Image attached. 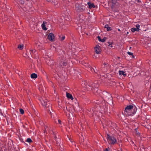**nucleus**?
Instances as JSON below:
<instances>
[{
	"instance_id": "nucleus-1",
	"label": "nucleus",
	"mask_w": 151,
	"mask_h": 151,
	"mask_svg": "<svg viewBox=\"0 0 151 151\" xmlns=\"http://www.w3.org/2000/svg\"><path fill=\"white\" fill-rule=\"evenodd\" d=\"M136 109L133 108L132 105H129L126 107L124 111V114L127 116H132L135 114Z\"/></svg>"
},
{
	"instance_id": "nucleus-2",
	"label": "nucleus",
	"mask_w": 151,
	"mask_h": 151,
	"mask_svg": "<svg viewBox=\"0 0 151 151\" xmlns=\"http://www.w3.org/2000/svg\"><path fill=\"white\" fill-rule=\"evenodd\" d=\"M108 143L110 145H114L116 143L117 140L114 137L110 136L107 134L106 137Z\"/></svg>"
},
{
	"instance_id": "nucleus-3",
	"label": "nucleus",
	"mask_w": 151,
	"mask_h": 151,
	"mask_svg": "<svg viewBox=\"0 0 151 151\" xmlns=\"http://www.w3.org/2000/svg\"><path fill=\"white\" fill-rule=\"evenodd\" d=\"M97 85L96 84V83H93L92 84L91 86V90L93 91L94 90V92H96L100 94V93H101V91L100 90H98L97 88Z\"/></svg>"
},
{
	"instance_id": "nucleus-4",
	"label": "nucleus",
	"mask_w": 151,
	"mask_h": 151,
	"mask_svg": "<svg viewBox=\"0 0 151 151\" xmlns=\"http://www.w3.org/2000/svg\"><path fill=\"white\" fill-rule=\"evenodd\" d=\"M44 58L46 59L47 58H48L46 60V61L47 64L51 66L53 64V61L50 58L48 57V55L45 56L44 57Z\"/></svg>"
},
{
	"instance_id": "nucleus-5",
	"label": "nucleus",
	"mask_w": 151,
	"mask_h": 151,
	"mask_svg": "<svg viewBox=\"0 0 151 151\" xmlns=\"http://www.w3.org/2000/svg\"><path fill=\"white\" fill-rule=\"evenodd\" d=\"M39 100L42 105L44 106H45L47 104V100L44 97H42L39 99Z\"/></svg>"
},
{
	"instance_id": "nucleus-6",
	"label": "nucleus",
	"mask_w": 151,
	"mask_h": 151,
	"mask_svg": "<svg viewBox=\"0 0 151 151\" xmlns=\"http://www.w3.org/2000/svg\"><path fill=\"white\" fill-rule=\"evenodd\" d=\"M117 0H112L111 8L113 9L117 7L119 5V4L117 2Z\"/></svg>"
},
{
	"instance_id": "nucleus-7",
	"label": "nucleus",
	"mask_w": 151,
	"mask_h": 151,
	"mask_svg": "<svg viewBox=\"0 0 151 151\" xmlns=\"http://www.w3.org/2000/svg\"><path fill=\"white\" fill-rule=\"evenodd\" d=\"M101 47L98 45H96L94 47V51L97 54H99L101 53Z\"/></svg>"
},
{
	"instance_id": "nucleus-8",
	"label": "nucleus",
	"mask_w": 151,
	"mask_h": 151,
	"mask_svg": "<svg viewBox=\"0 0 151 151\" xmlns=\"http://www.w3.org/2000/svg\"><path fill=\"white\" fill-rule=\"evenodd\" d=\"M135 27L136 28L133 27L131 28V30L132 32H134L135 31L138 32L139 31L140 25L139 24H137L136 25Z\"/></svg>"
},
{
	"instance_id": "nucleus-9",
	"label": "nucleus",
	"mask_w": 151,
	"mask_h": 151,
	"mask_svg": "<svg viewBox=\"0 0 151 151\" xmlns=\"http://www.w3.org/2000/svg\"><path fill=\"white\" fill-rule=\"evenodd\" d=\"M54 34L52 33H50L48 36V39L51 41H53L54 40Z\"/></svg>"
},
{
	"instance_id": "nucleus-10",
	"label": "nucleus",
	"mask_w": 151,
	"mask_h": 151,
	"mask_svg": "<svg viewBox=\"0 0 151 151\" xmlns=\"http://www.w3.org/2000/svg\"><path fill=\"white\" fill-rule=\"evenodd\" d=\"M75 10L78 12H80L83 10V8L81 6H79L78 4H76L75 5Z\"/></svg>"
},
{
	"instance_id": "nucleus-11",
	"label": "nucleus",
	"mask_w": 151,
	"mask_h": 151,
	"mask_svg": "<svg viewBox=\"0 0 151 151\" xmlns=\"http://www.w3.org/2000/svg\"><path fill=\"white\" fill-rule=\"evenodd\" d=\"M64 111L65 115L68 117V118H70L71 119L72 118H71V116L70 115V112L67 111L66 108V109H64Z\"/></svg>"
},
{
	"instance_id": "nucleus-12",
	"label": "nucleus",
	"mask_w": 151,
	"mask_h": 151,
	"mask_svg": "<svg viewBox=\"0 0 151 151\" xmlns=\"http://www.w3.org/2000/svg\"><path fill=\"white\" fill-rule=\"evenodd\" d=\"M1 22L5 24H6V22H8L9 21L8 19L6 16H4V18L1 19Z\"/></svg>"
},
{
	"instance_id": "nucleus-13",
	"label": "nucleus",
	"mask_w": 151,
	"mask_h": 151,
	"mask_svg": "<svg viewBox=\"0 0 151 151\" xmlns=\"http://www.w3.org/2000/svg\"><path fill=\"white\" fill-rule=\"evenodd\" d=\"M47 24V22H43L41 26L43 29L45 30H47V28L46 27L45 25Z\"/></svg>"
},
{
	"instance_id": "nucleus-14",
	"label": "nucleus",
	"mask_w": 151,
	"mask_h": 151,
	"mask_svg": "<svg viewBox=\"0 0 151 151\" xmlns=\"http://www.w3.org/2000/svg\"><path fill=\"white\" fill-rule=\"evenodd\" d=\"M87 4L88 6V7L90 9H91L92 8H94L95 6L94 5L93 3H92L90 2H88L87 3Z\"/></svg>"
},
{
	"instance_id": "nucleus-15",
	"label": "nucleus",
	"mask_w": 151,
	"mask_h": 151,
	"mask_svg": "<svg viewBox=\"0 0 151 151\" xmlns=\"http://www.w3.org/2000/svg\"><path fill=\"white\" fill-rule=\"evenodd\" d=\"M119 74L120 76L123 75L124 76H126V75L125 73L123 71H121V70L119 71Z\"/></svg>"
},
{
	"instance_id": "nucleus-16",
	"label": "nucleus",
	"mask_w": 151,
	"mask_h": 151,
	"mask_svg": "<svg viewBox=\"0 0 151 151\" xmlns=\"http://www.w3.org/2000/svg\"><path fill=\"white\" fill-rule=\"evenodd\" d=\"M66 96L68 98L71 99V100H73V99L72 96L69 93H66Z\"/></svg>"
},
{
	"instance_id": "nucleus-17",
	"label": "nucleus",
	"mask_w": 151,
	"mask_h": 151,
	"mask_svg": "<svg viewBox=\"0 0 151 151\" xmlns=\"http://www.w3.org/2000/svg\"><path fill=\"white\" fill-rule=\"evenodd\" d=\"M67 64V62L65 61L61 62L60 63L61 66L63 68V66H65Z\"/></svg>"
},
{
	"instance_id": "nucleus-18",
	"label": "nucleus",
	"mask_w": 151,
	"mask_h": 151,
	"mask_svg": "<svg viewBox=\"0 0 151 151\" xmlns=\"http://www.w3.org/2000/svg\"><path fill=\"white\" fill-rule=\"evenodd\" d=\"M105 28H106L107 30L109 31L111 30V28L109 27V25L107 24H106L104 26Z\"/></svg>"
},
{
	"instance_id": "nucleus-19",
	"label": "nucleus",
	"mask_w": 151,
	"mask_h": 151,
	"mask_svg": "<svg viewBox=\"0 0 151 151\" xmlns=\"http://www.w3.org/2000/svg\"><path fill=\"white\" fill-rule=\"evenodd\" d=\"M31 77L32 78H35L37 77V76L36 74L33 73L31 75Z\"/></svg>"
},
{
	"instance_id": "nucleus-20",
	"label": "nucleus",
	"mask_w": 151,
	"mask_h": 151,
	"mask_svg": "<svg viewBox=\"0 0 151 151\" xmlns=\"http://www.w3.org/2000/svg\"><path fill=\"white\" fill-rule=\"evenodd\" d=\"M24 45L23 44H20L18 45V48L20 50H22L24 48Z\"/></svg>"
},
{
	"instance_id": "nucleus-21",
	"label": "nucleus",
	"mask_w": 151,
	"mask_h": 151,
	"mask_svg": "<svg viewBox=\"0 0 151 151\" xmlns=\"http://www.w3.org/2000/svg\"><path fill=\"white\" fill-rule=\"evenodd\" d=\"M45 132L47 133V132H49L51 133V131L50 130V128H49H49L48 127L45 128Z\"/></svg>"
},
{
	"instance_id": "nucleus-22",
	"label": "nucleus",
	"mask_w": 151,
	"mask_h": 151,
	"mask_svg": "<svg viewBox=\"0 0 151 151\" xmlns=\"http://www.w3.org/2000/svg\"><path fill=\"white\" fill-rule=\"evenodd\" d=\"M134 132L135 133L137 136H139L140 135V133L139 132H137V129H134Z\"/></svg>"
},
{
	"instance_id": "nucleus-23",
	"label": "nucleus",
	"mask_w": 151,
	"mask_h": 151,
	"mask_svg": "<svg viewBox=\"0 0 151 151\" xmlns=\"http://www.w3.org/2000/svg\"><path fill=\"white\" fill-rule=\"evenodd\" d=\"M47 1L51 2L52 3H57V0H46Z\"/></svg>"
},
{
	"instance_id": "nucleus-24",
	"label": "nucleus",
	"mask_w": 151,
	"mask_h": 151,
	"mask_svg": "<svg viewBox=\"0 0 151 151\" xmlns=\"http://www.w3.org/2000/svg\"><path fill=\"white\" fill-rule=\"evenodd\" d=\"M104 151H112L111 150L109 147L106 148L104 150Z\"/></svg>"
},
{
	"instance_id": "nucleus-25",
	"label": "nucleus",
	"mask_w": 151,
	"mask_h": 151,
	"mask_svg": "<svg viewBox=\"0 0 151 151\" xmlns=\"http://www.w3.org/2000/svg\"><path fill=\"white\" fill-rule=\"evenodd\" d=\"M35 52V49H31L30 50V52L31 54H33Z\"/></svg>"
},
{
	"instance_id": "nucleus-26",
	"label": "nucleus",
	"mask_w": 151,
	"mask_h": 151,
	"mask_svg": "<svg viewBox=\"0 0 151 151\" xmlns=\"http://www.w3.org/2000/svg\"><path fill=\"white\" fill-rule=\"evenodd\" d=\"M65 38V36H62L61 37H60V40L63 41L64 40Z\"/></svg>"
},
{
	"instance_id": "nucleus-27",
	"label": "nucleus",
	"mask_w": 151,
	"mask_h": 151,
	"mask_svg": "<svg viewBox=\"0 0 151 151\" xmlns=\"http://www.w3.org/2000/svg\"><path fill=\"white\" fill-rule=\"evenodd\" d=\"M19 111L21 114H23L24 113V111L23 109H20Z\"/></svg>"
},
{
	"instance_id": "nucleus-28",
	"label": "nucleus",
	"mask_w": 151,
	"mask_h": 151,
	"mask_svg": "<svg viewBox=\"0 0 151 151\" xmlns=\"http://www.w3.org/2000/svg\"><path fill=\"white\" fill-rule=\"evenodd\" d=\"M27 142H32L31 139L30 138H27Z\"/></svg>"
},
{
	"instance_id": "nucleus-29",
	"label": "nucleus",
	"mask_w": 151,
	"mask_h": 151,
	"mask_svg": "<svg viewBox=\"0 0 151 151\" xmlns=\"http://www.w3.org/2000/svg\"><path fill=\"white\" fill-rule=\"evenodd\" d=\"M127 53L128 55H132V57L133 58H134V56L133 55V53L132 52H127Z\"/></svg>"
},
{
	"instance_id": "nucleus-30",
	"label": "nucleus",
	"mask_w": 151,
	"mask_h": 151,
	"mask_svg": "<svg viewBox=\"0 0 151 151\" xmlns=\"http://www.w3.org/2000/svg\"><path fill=\"white\" fill-rule=\"evenodd\" d=\"M72 145H73L72 147H76L75 144V143L74 142H72Z\"/></svg>"
},
{
	"instance_id": "nucleus-31",
	"label": "nucleus",
	"mask_w": 151,
	"mask_h": 151,
	"mask_svg": "<svg viewBox=\"0 0 151 151\" xmlns=\"http://www.w3.org/2000/svg\"><path fill=\"white\" fill-rule=\"evenodd\" d=\"M105 40V39H104V38L103 39H101V42H104Z\"/></svg>"
},
{
	"instance_id": "nucleus-32",
	"label": "nucleus",
	"mask_w": 151,
	"mask_h": 151,
	"mask_svg": "<svg viewBox=\"0 0 151 151\" xmlns=\"http://www.w3.org/2000/svg\"><path fill=\"white\" fill-rule=\"evenodd\" d=\"M97 38H98V40L100 41H101V37H100L99 36H98V37H97Z\"/></svg>"
},
{
	"instance_id": "nucleus-33",
	"label": "nucleus",
	"mask_w": 151,
	"mask_h": 151,
	"mask_svg": "<svg viewBox=\"0 0 151 151\" xmlns=\"http://www.w3.org/2000/svg\"><path fill=\"white\" fill-rule=\"evenodd\" d=\"M58 123L60 124H61V121L60 120H58Z\"/></svg>"
},
{
	"instance_id": "nucleus-34",
	"label": "nucleus",
	"mask_w": 151,
	"mask_h": 151,
	"mask_svg": "<svg viewBox=\"0 0 151 151\" xmlns=\"http://www.w3.org/2000/svg\"><path fill=\"white\" fill-rule=\"evenodd\" d=\"M109 46L110 47H112L111 44H109Z\"/></svg>"
},
{
	"instance_id": "nucleus-35",
	"label": "nucleus",
	"mask_w": 151,
	"mask_h": 151,
	"mask_svg": "<svg viewBox=\"0 0 151 151\" xmlns=\"http://www.w3.org/2000/svg\"><path fill=\"white\" fill-rule=\"evenodd\" d=\"M86 88H88L89 87H90V86H89L88 85V86H86Z\"/></svg>"
},
{
	"instance_id": "nucleus-36",
	"label": "nucleus",
	"mask_w": 151,
	"mask_h": 151,
	"mask_svg": "<svg viewBox=\"0 0 151 151\" xmlns=\"http://www.w3.org/2000/svg\"><path fill=\"white\" fill-rule=\"evenodd\" d=\"M93 58H96V56H95V55H94V56H93Z\"/></svg>"
},
{
	"instance_id": "nucleus-37",
	"label": "nucleus",
	"mask_w": 151,
	"mask_h": 151,
	"mask_svg": "<svg viewBox=\"0 0 151 151\" xmlns=\"http://www.w3.org/2000/svg\"><path fill=\"white\" fill-rule=\"evenodd\" d=\"M129 32H127V35H128V34H129Z\"/></svg>"
},
{
	"instance_id": "nucleus-38",
	"label": "nucleus",
	"mask_w": 151,
	"mask_h": 151,
	"mask_svg": "<svg viewBox=\"0 0 151 151\" xmlns=\"http://www.w3.org/2000/svg\"><path fill=\"white\" fill-rule=\"evenodd\" d=\"M118 30L119 31H120V29H118Z\"/></svg>"
},
{
	"instance_id": "nucleus-39",
	"label": "nucleus",
	"mask_w": 151,
	"mask_h": 151,
	"mask_svg": "<svg viewBox=\"0 0 151 151\" xmlns=\"http://www.w3.org/2000/svg\"><path fill=\"white\" fill-rule=\"evenodd\" d=\"M94 151H98L97 150H95Z\"/></svg>"
},
{
	"instance_id": "nucleus-40",
	"label": "nucleus",
	"mask_w": 151,
	"mask_h": 151,
	"mask_svg": "<svg viewBox=\"0 0 151 151\" xmlns=\"http://www.w3.org/2000/svg\"><path fill=\"white\" fill-rule=\"evenodd\" d=\"M21 2L22 3L23 2V1H21Z\"/></svg>"
},
{
	"instance_id": "nucleus-41",
	"label": "nucleus",
	"mask_w": 151,
	"mask_h": 151,
	"mask_svg": "<svg viewBox=\"0 0 151 151\" xmlns=\"http://www.w3.org/2000/svg\"><path fill=\"white\" fill-rule=\"evenodd\" d=\"M58 4V3H57L56 4Z\"/></svg>"
},
{
	"instance_id": "nucleus-42",
	"label": "nucleus",
	"mask_w": 151,
	"mask_h": 151,
	"mask_svg": "<svg viewBox=\"0 0 151 151\" xmlns=\"http://www.w3.org/2000/svg\"><path fill=\"white\" fill-rule=\"evenodd\" d=\"M50 114L51 115V112H50Z\"/></svg>"
}]
</instances>
